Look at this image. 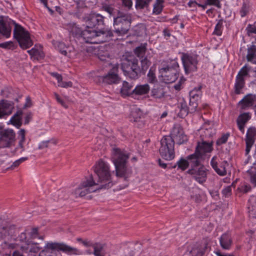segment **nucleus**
<instances>
[{
  "label": "nucleus",
  "instance_id": "64",
  "mask_svg": "<svg viewBox=\"0 0 256 256\" xmlns=\"http://www.w3.org/2000/svg\"><path fill=\"white\" fill-rule=\"evenodd\" d=\"M217 256H235L233 254H222L220 250L214 252Z\"/></svg>",
  "mask_w": 256,
  "mask_h": 256
},
{
  "label": "nucleus",
  "instance_id": "11",
  "mask_svg": "<svg viewBox=\"0 0 256 256\" xmlns=\"http://www.w3.org/2000/svg\"><path fill=\"white\" fill-rule=\"evenodd\" d=\"M198 56L183 53L182 60L185 73L187 74L197 70L198 64Z\"/></svg>",
  "mask_w": 256,
  "mask_h": 256
},
{
  "label": "nucleus",
  "instance_id": "56",
  "mask_svg": "<svg viewBox=\"0 0 256 256\" xmlns=\"http://www.w3.org/2000/svg\"><path fill=\"white\" fill-rule=\"evenodd\" d=\"M32 112H28L26 114V116L24 118V124H28L30 122V120H32Z\"/></svg>",
  "mask_w": 256,
  "mask_h": 256
},
{
  "label": "nucleus",
  "instance_id": "62",
  "mask_svg": "<svg viewBox=\"0 0 256 256\" xmlns=\"http://www.w3.org/2000/svg\"><path fill=\"white\" fill-rule=\"evenodd\" d=\"M32 106V102L30 100V98L28 96L26 98V102L24 105V108H30Z\"/></svg>",
  "mask_w": 256,
  "mask_h": 256
},
{
  "label": "nucleus",
  "instance_id": "37",
  "mask_svg": "<svg viewBox=\"0 0 256 256\" xmlns=\"http://www.w3.org/2000/svg\"><path fill=\"white\" fill-rule=\"evenodd\" d=\"M201 86L198 88H194L190 92V97L194 98L197 100H200L202 95V92L200 90Z\"/></svg>",
  "mask_w": 256,
  "mask_h": 256
},
{
  "label": "nucleus",
  "instance_id": "27",
  "mask_svg": "<svg viewBox=\"0 0 256 256\" xmlns=\"http://www.w3.org/2000/svg\"><path fill=\"white\" fill-rule=\"evenodd\" d=\"M150 88L148 84L138 85L132 90V94L136 95H143L146 94L150 91Z\"/></svg>",
  "mask_w": 256,
  "mask_h": 256
},
{
  "label": "nucleus",
  "instance_id": "39",
  "mask_svg": "<svg viewBox=\"0 0 256 256\" xmlns=\"http://www.w3.org/2000/svg\"><path fill=\"white\" fill-rule=\"evenodd\" d=\"M102 10L107 12L110 16H112L114 18H116V15H118V11H120L119 10L114 9L112 6L108 5H104L102 6Z\"/></svg>",
  "mask_w": 256,
  "mask_h": 256
},
{
  "label": "nucleus",
  "instance_id": "36",
  "mask_svg": "<svg viewBox=\"0 0 256 256\" xmlns=\"http://www.w3.org/2000/svg\"><path fill=\"white\" fill-rule=\"evenodd\" d=\"M189 112L191 113L190 106H189L188 107L186 102L182 103L180 108V112L179 113L180 116L181 118L186 116L188 114Z\"/></svg>",
  "mask_w": 256,
  "mask_h": 256
},
{
  "label": "nucleus",
  "instance_id": "43",
  "mask_svg": "<svg viewBox=\"0 0 256 256\" xmlns=\"http://www.w3.org/2000/svg\"><path fill=\"white\" fill-rule=\"evenodd\" d=\"M228 165V163L226 161H223L220 166V170H218V172L217 171V174L221 176H224L226 174V166Z\"/></svg>",
  "mask_w": 256,
  "mask_h": 256
},
{
  "label": "nucleus",
  "instance_id": "35",
  "mask_svg": "<svg viewBox=\"0 0 256 256\" xmlns=\"http://www.w3.org/2000/svg\"><path fill=\"white\" fill-rule=\"evenodd\" d=\"M164 2V0H156L154 4V8L152 10V12L155 14H160L164 8L163 3Z\"/></svg>",
  "mask_w": 256,
  "mask_h": 256
},
{
  "label": "nucleus",
  "instance_id": "32",
  "mask_svg": "<svg viewBox=\"0 0 256 256\" xmlns=\"http://www.w3.org/2000/svg\"><path fill=\"white\" fill-rule=\"evenodd\" d=\"M146 45V44H142L140 46L136 47L134 50L135 54L140 59L143 58L145 56Z\"/></svg>",
  "mask_w": 256,
  "mask_h": 256
},
{
  "label": "nucleus",
  "instance_id": "28",
  "mask_svg": "<svg viewBox=\"0 0 256 256\" xmlns=\"http://www.w3.org/2000/svg\"><path fill=\"white\" fill-rule=\"evenodd\" d=\"M172 134L176 137L182 138V140L180 138L179 140L178 143L180 144L184 143L187 140L186 136L182 134V130L180 126L174 127Z\"/></svg>",
  "mask_w": 256,
  "mask_h": 256
},
{
  "label": "nucleus",
  "instance_id": "33",
  "mask_svg": "<svg viewBox=\"0 0 256 256\" xmlns=\"http://www.w3.org/2000/svg\"><path fill=\"white\" fill-rule=\"evenodd\" d=\"M27 52L30 55L32 56L34 59H36L37 60L43 58L44 56V52L41 50L34 48L28 50Z\"/></svg>",
  "mask_w": 256,
  "mask_h": 256
},
{
  "label": "nucleus",
  "instance_id": "16",
  "mask_svg": "<svg viewBox=\"0 0 256 256\" xmlns=\"http://www.w3.org/2000/svg\"><path fill=\"white\" fill-rule=\"evenodd\" d=\"M256 139V128H255L250 127L247 131L246 138V154H249L251 148L254 143Z\"/></svg>",
  "mask_w": 256,
  "mask_h": 256
},
{
  "label": "nucleus",
  "instance_id": "31",
  "mask_svg": "<svg viewBox=\"0 0 256 256\" xmlns=\"http://www.w3.org/2000/svg\"><path fill=\"white\" fill-rule=\"evenodd\" d=\"M152 96L156 98H161L164 96L165 92L162 86H158L152 90Z\"/></svg>",
  "mask_w": 256,
  "mask_h": 256
},
{
  "label": "nucleus",
  "instance_id": "34",
  "mask_svg": "<svg viewBox=\"0 0 256 256\" xmlns=\"http://www.w3.org/2000/svg\"><path fill=\"white\" fill-rule=\"evenodd\" d=\"M132 87L133 86L132 84H130L128 82L124 81L122 84V86L121 88V93L126 96L132 94Z\"/></svg>",
  "mask_w": 256,
  "mask_h": 256
},
{
  "label": "nucleus",
  "instance_id": "25",
  "mask_svg": "<svg viewBox=\"0 0 256 256\" xmlns=\"http://www.w3.org/2000/svg\"><path fill=\"white\" fill-rule=\"evenodd\" d=\"M22 114L23 112L22 110H18L10 120L11 124L18 128L22 125Z\"/></svg>",
  "mask_w": 256,
  "mask_h": 256
},
{
  "label": "nucleus",
  "instance_id": "19",
  "mask_svg": "<svg viewBox=\"0 0 256 256\" xmlns=\"http://www.w3.org/2000/svg\"><path fill=\"white\" fill-rule=\"evenodd\" d=\"M212 141L206 142L202 140V142H198L196 150L201 153L204 156L206 152H210L212 150Z\"/></svg>",
  "mask_w": 256,
  "mask_h": 256
},
{
  "label": "nucleus",
  "instance_id": "22",
  "mask_svg": "<svg viewBox=\"0 0 256 256\" xmlns=\"http://www.w3.org/2000/svg\"><path fill=\"white\" fill-rule=\"evenodd\" d=\"M256 100V95L248 94L240 102L242 109H246V108L252 106L254 102Z\"/></svg>",
  "mask_w": 256,
  "mask_h": 256
},
{
  "label": "nucleus",
  "instance_id": "7",
  "mask_svg": "<svg viewBox=\"0 0 256 256\" xmlns=\"http://www.w3.org/2000/svg\"><path fill=\"white\" fill-rule=\"evenodd\" d=\"M132 22L130 14L122 11H118V15L114 18L113 30L118 36H122L128 34Z\"/></svg>",
  "mask_w": 256,
  "mask_h": 256
},
{
  "label": "nucleus",
  "instance_id": "47",
  "mask_svg": "<svg viewBox=\"0 0 256 256\" xmlns=\"http://www.w3.org/2000/svg\"><path fill=\"white\" fill-rule=\"evenodd\" d=\"M222 20H219L215 26L214 34H216L217 36H220L222 33Z\"/></svg>",
  "mask_w": 256,
  "mask_h": 256
},
{
  "label": "nucleus",
  "instance_id": "51",
  "mask_svg": "<svg viewBox=\"0 0 256 256\" xmlns=\"http://www.w3.org/2000/svg\"><path fill=\"white\" fill-rule=\"evenodd\" d=\"M248 12V6L244 3L242 6L240 10V13L242 17L246 16Z\"/></svg>",
  "mask_w": 256,
  "mask_h": 256
},
{
  "label": "nucleus",
  "instance_id": "41",
  "mask_svg": "<svg viewBox=\"0 0 256 256\" xmlns=\"http://www.w3.org/2000/svg\"><path fill=\"white\" fill-rule=\"evenodd\" d=\"M200 100H197L194 98L190 97L189 106H190V112H195L198 106V102Z\"/></svg>",
  "mask_w": 256,
  "mask_h": 256
},
{
  "label": "nucleus",
  "instance_id": "54",
  "mask_svg": "<svg viewBox=\"0 0 256 256\" xmlns=\"http://www.w3.org/2000/svg\"><path fill=\"white\" fill-rule=\"evenodd\" d=\"M222 194L226 196H228L232 194L231 186H228L222 190Z\"/></svg>",
  "mask_w": 256,
  "mask_h": 256
},
{
  "label": "nucleus",
  "instance_id": "45",
  "mask_svg": "<svg viewBox=\"0 0 256 256\" xmlns=\"http://www.w3.org/2000/svg\"><path fill=\"white\" fill-rule=\"evenodd\" d=\"M58 47L59 48L60 52L64 56H70V55L68 54V50L69 49L68 47H66L65 46L64 44L62 42L59 43L58 45Z\"/></svg>",
  "mask_w": 256,
  "mask_h": 256
},
{
  "label": "nucleus",
  "instance_id": "18",
  "mask_svg": "<svg viewBox=\"0 0 256 256\" xmlns=\"http://www.w3.org/2000/svg\"><path fill=\"white\" fill-rule=\"evenodd\" d=\"M186 158L190 161L192 168H196L201 165L203 156L200 152L196 150L194 154L188 156Z\"/></svg>",
  "mask_w": 256,
  "mask_h": 256
},
{
  "label": "nucleus",
  "instance_id": "46",
  "mask_svg": "<svg viewBox=\"0 0 256 256\" xmlns=\"http://www.w3.org/2000/svg\"><path fill=\"white\" fill-rule=\"evenodd\" d=\"M147 76L148 81L150 83H154L156 82H157L154 72L152 70V68H150L148 73V74Z\"/></svg>",
  "mask_w": 256,
  "mask_h": 256
},
{
  "label": "nucleus",
  "instance_id": "13",
  "mask_svg": "<svg viewBox=\"0 0 256 256\" xmlns=\"http://www.w3.org/2000/svg\"><path fill=\"white\" fill-rule=\"evenodd\" d=\"M16 133L12 129H6L0 131V148H9L16 142Z\"/></svg>",
  "mask_w": 256,
  "mask_h": 256
},
{
  "label": "nucleus",
  "instance_id": "5",
  "mask_svg": "<svg viewBox=\"0 0 256 256\" xmlns=\"http://www.w3.org/2000/svg\"><path fill=\"white\" fill-rule=\"evenodd\" d=\"M60 251L68 254H80V250L64 244L48 242L42 250L40 256H62Z\"/></svg>",
  "mask_w": 256,
  "mask_h": 256
},
{
  "label": "nucleus",
  "instance_id": "38",
  "mask_svg": "<svg viewBox=\"0 0 256 256\" xmlns=\"http://www.w3.org/2000/svg\"><path fill=\"white\" fill-rule=\"evenodd\" d=\"M176 166H178V168L184 170L188 167L189 162L186 160L181 158L173 168H176Z\"/></svg>",
  "mask_w": 256,
  "mask_h": 256
},
{
  "label": "nucleus",
  "instance_id": "42",
  "mask_svg": "<svg viewBox=\"0 0 256 256\" xmlns=\"http://www.w3.org/2000/svg\"><path fill=\"white\" fill-rule=\"evenodd\" d=\"M250 70V68H248L246 66H244L239 71L236 77L244 78L246 76L248 75Z\"/></svg>",
  "mask_w": 256,
  "mask_h": 256
},
{
  "label": "nucleus",
  "instance_id": "52",
  "mask_svg": "<svg viewBox=\"0 0 256 256\" xmlns=\"http://www.w3.org/2000/svg\"><path fill=\"white\" fill-rule=\"evenodd\" d=\"M246 30L249 36L250 34H256V26H253L252 24H249L246 28Z\"/></svg>",
  "mask_w": 256,
  "mask_h": 256
},
{
  "label": "nucleus",
  "instance_id": "49",
  "mask_svg": "<svg viewBox=\"0 0 256 256\" xmlns=\"http://www.w3.org/2000/svg\"><path fill=\"white\" fill-rule=\"evenodd\" d=\"M216 157L214 156L210 161V165L212 168L214 169L215 172L217 173V171L218 172V170H220V167L218 166V162L216 160Z\"/></svg>",
  "mask_w": 256,
  "mask_h": 256
},
{
  "label": "nucleus",
  "instance_id": "29",
  "mask_svg": "<svg viewBox=\"0 0 256 256\" xmlns=\"http://www.w3.org/2000/svg\"><path fill=\"white\" fill-rule=\"evenodd\" d=\"M246 59L248 61L254 64L256 60V46L252 44L248 48Z\"/></svg>",
  "mask_w": 256,
  "mask_h": 256
},
{
  "label": "nucleus",
  "instance_id": "26",
  "mask_svg": "<svg viewBox=\"0 0 256 256\" xmlns=\"http://www.w3.org/2000/svg\"><path fill=\"white\" fill-rule=\"evenodd\" d=\"M104 246V244L98 242L94 243L92 247L94 248L93 254L94 256H104L106 254Z\"/></svg>",
  "mask_w": 256,
  "mask_h": 256
},
{
  "label": "nucleus",
  "instance_id": "60",
  "mask_svg": "<svg viewBox=\"0 0 256 256\" xmlns=\"http://www.w3.org/2000/svg\"><path fill=\"white\" fill-rule=\"evenodd\" d=\"M72 84L71 82H63L62 83L60 84L61 87L62 88H68V87H72Z\"/></svg>",
  "mask_w": 256,
  "mask_h": 256
},
{
  "label": "nucleus",
  "instance_id": "20",
  "mask_svg": "<svg viewBox=\"0 0 256 256\" xmlns=\"http://www.w3.org/2000/svg\"><path fill=\"white\" fill-rule=\"evenodd\" d=\"M220 243L223 250H230L232 244V240L230 235L228 233L222 234L220 238Z\"/></svg>",
  "mask_w": 256,
  "mask_h": 256
},
{
  "label": "nucleus",
  "instance_id": "2",
  "mask_svg": "<svg viewBox=\"0 0 256 256\" xmlns=\"http://www.w3.org/2000/svg\"><path fill=\"white\" fill-rule=\"evenodd\" d=\"M12 26H14V37L18 42L20 46L23 49H26L32 46L33 43L28 32L10 19L0 18V34L6 38H9Z\"/></svg>",
  "mask_w": 256,
  "mask_h": 256
},
{
  "label": "nucleus",
  "instance_id": "12",
  "mask_svg": "<svg viewBox=\"0 0 256 256\" xmlns=\"http://www.w3.org/2000/svg\"><path fill=\"white\" fill-rule=\"evenodd\" d=\"M20 231V228L16 225L0 220V237L2 238H12L16 236Z\"/></svg>",
  "mask_w": 256,
  "mask_h": 256
},
{
  "label": "nucleus",
  "instance_id": "59",
  "mask_svg": "<svg viewBox=\"0 0 256 256\" xmlns=\"http://www.w3.org/2000/svg\"><path fill=\"white\" fill-rule=\"evenodd\" d=\"M50 142V140L42 142L38 146V148L39 150L43 149L45 148L48 147V144Z\"/></svg>",
  "mask_w": 256,
  "mask_h": 256
},
{
  "label": "nucleus",
  "instance_id": "21",
  "mask_svg": "<svg viewBox=\"0 0 256 256\" xmlns=\"http://www.w3.org/2000/svg\"><path fill=\"white\" fill-rule=\"evenodd\" d=\"M66 26L70 35L78 38L81 37L82 30L76 23L70 22Z\"/></svg>",
  "mask_w": 256,
  "mask_h": 256
},
{
  "label": "nucleus",
  "instance_id": "4",
  "mask_svg": "<svg viewBox=\"0 0 256 256\" xmlns=\"http://www.w3.org/2000/svg\"><path fill=\"white\" fill-rule=\"evenodd\" d=\"M130 156V153L126 151L119 148L114 149L112 160L115 166L116 175L117 177L124 178L125 180H127L132 174V170L127 165Z\"/></svg>",
  "mask_w": 256,
  "mask_h": 256
},
{
  "label": "nucleus",
  "instance_id": "30",
  "mask_svg": "<svg viewBox=\"0 0 256 256\" xmlns=\"http://www.w3.org/2000/svg\"><path fill=\"white\" fill-rule=\"evenodd\" d=\"M244 78L236 77L234 86L235 94H240L242 89L244 88Z\"/></svg>",
  "mask_w": 256,
  "mask_h": 256
},
{
  "label": "nucleus",
  "instance_id": "1",
  "mask_svg": "<svg viewBox=\"0 0 256 256\" xmlns=\"http://www.w3.org/2000/svg\"><path fill=\"white\" fill-rule=\"evenodd\" d=\"M94 171L97 179L90 175L88 178L82 181L72 192L76 197H84L88 194L94 192L97 190L109 188L114 182L112 180L110 166L102 160H99L94 167Z\"/></svg>",
  "mask_w": 256,
  "mask_h": 256
},
{
  "label": "nucleus",
  "instance_id": "50",
  "mask_svg": "<svg viewBox=\"0 0 256 256\" xmlns=\"http://www.w3.org/2000/svg\"><path fill=\"white\" fill-rule=\"evenodd\" d=\"M206 4L210 6H214L218 8H221V4L219 0H206Z\"/></svg>",
  "mask_w": 256,
  "mask_h": 256
},
{
  "label": "nucleus",
  "instance_id": "10",
  "mask_svg": "<svg viewBox=\"0 0 256 256\" xmlns=\"http://www.w3.org/2000/svg\"><path fill=\"white\" fill-rule=\"evenodd\" d=\"M88 28H93L98 30L104 25V17L99 14L91 13L83 18Z\"/></svg>",
  "mask_w": 256,
  "mask_h": 256
},
{
  "label": "nucleus",
  "instance_id": "17",
  "mask_svg": "<svg viewBox=\"0 0 256 256\" xmlns=\"http://www.w3.org/2000/svg\"><path fill=\"white\" fill-rule=\"evenodd\" d=\"M14 108V103L7 100H2L0 102V118L4 116L10 115Z\"/></svg>",
  "mask_w": 256,
  "mask_h": 256
},
{
  "label": "nucleus",
  "instance_id": "48",
  "mask_svg": "<svg viewBox=\"0 0 256 256\" xmlns=\"http://www.w3.org/2000/svg\"><path fill=\"white\" fill-rule=\"evenodd\" d=\"M230 136V134L228 133H226V134H223L220 138H219L216 142V144L217 146H220L222 144H225Z\"/></svg>",
  "mask_w": 256,
  "mask_h": 256
},
{
  "label": "nucleus",
  "instance_id": "3",
  "mask_svg": "<svg viewBox=\"0 0 256 256\" xmlns=\"http://www.w3.org/2000/svg\"><path fill=\"white\" fill-rule=\"evenodd\" d=\"M141 67L138 65V60L134 56H130L122 60L121 69L125 76L131 80H136L141 74H144L148 68L150 62L146 57L142 58Z\"/></svg>",
  "mask_w": 256,
  "mask_h": 256
},
{
  "label": "nucleus",
  "instance_id": "44",
  "mask_svg": "<svg viewBox=\"0 0 256 256\" xmlns=\"http://www.w3.org/2000/svg\"><path fill=\"white\" fill-rule=\"evenodd\" d=\"M134 31L138 36H142L143 34H146V28L144 25L140 24L136 26Z\"/></svg>",
  "mask_w": 256,
  "mask_h": 256
},
{
  "label": "nucleus",
  "instance_id": "8",
  "mask_svg": "<svg viewBox=\"0 0 256 256\" xmlns=\"http://www.w3.org/2000/svg\"><path fill=\"white\" fill-rule=\"evenodd\" d=\"M161 156L166 160H172L174 158V140L170 136L162 137L159 149Z\"/></svg>",
  "mask_w": 256,
  "mask_h": 256
},
{
  "label": "nucleus",
  "instance_id": "57",
  "mask_svg": "<svg viewBox=\"0 0 256 256\" xmlns=\"http://www.w3.org/2000/svg\"><path fill=\"white\" fill-rule=\"evenodd\" d=\"M12 45L13 43L12 42H5L0 44V47L4 48H10Z\"/></svg>",
  "mask_w": 256,
  "mask_h": 256
},
{
  "label": "nucleus",
  "instance_id": "40",
  "mask_svg": "<svg viewBox=\"0 0 256 256\" xmlns=\"http://www.w3.org/2000/svg\"><path fill=\"white\" fill-rule=\"evenodd\" d=\"M136 9H142L146 8L152 0H136Z\"/></svg>",
  "mask_w": 256,
  "mask_h": 256
},
{
  "label": "nucleus",
  "instance_id": "23",
  "mask_svg": "<svg viewBox=\"0 0 256 256\" xmlns=\"http://www.w3.org/2000/svg\"><path fill=\"white\" fill-rule=\"evenodd\" d=\"M18 134L20 138L18 142V146L12 152L13 155L16 154V151L18 150H20V154H22L25 150V148L24 146V144L26 140L25 130L24 129H21L19 132Z\"/></svg>",
  "mask_w": 256,
  "mask_h": 256
},
{
  "label": "nucleus",
  "instance_id": "61",
  "mask_svg": "<svg viewBox=\"0 0 256 256\" xmlns=\"http://www.w3.org/2000/svg\"><path fill=\"white\" fill-rule=\"evenodd\" d=\"M250 182L252 184H254V186H256V172L254 174H252L250 175Z\"/></svg>",
  "mask_w": 256,
  "mask_h": 256
},
{
  "label": "nucleus",
  "instance_id": "14",
  "mask_svg": "<svg viewBox=\"0 0 256 256\" xmlns=\"http://www.w3.org/2000/svg\"><path fill=\"white\" fill-rule=\"evenodd\" d=\"M207 170L203 165L198 168H192L188 171V173L192 175L193 178L198 183L202 184L206 181Z\"/></svg>",
  "mask_w": 256,
  "mask_h": 256
},
{
  "label": "nucleus",
  "instance_id": "15",
  "mask_svg": "<svg viewBox=\"0 0 256 256\" xmlns=\"http://www.w3.org/2000/svg\"><path fill=\"white\" fill-rule=\"evenodd\" d=\"M117 71L118 69L114 68L110 70L106 75L99 76V81L108 84L119 83L120 78L118 76Z\"/></svg>",
  "mask_w": 256,
  "mask_h": 256
},
{
  "label": "nucleus",
  "instance_id": "63",
  "mask_svg": "<svg viewBox=\"0 0 256 256\" xmlns=\"http://www.w3.org/2000/svg\"><path fill=\"white\" fill-rule=\"evenodd\" d=\"M54 96L58 102L60 104L64 107H66V106H65L64 102L60 98L58 94H57L56 93H54Z\"/></svg>",
  "mask_w": 256,
  "mask_h": 256
},
{
  "label": "nucleus",
  "instance_id": "55",
  "mask_svg": "<svg viewBox=\"0 0 256 256\" xmlns=\"http://www.w3.org/2000/svg\"><path fill=\"white\" fill-rule=\"evenodd\" d=\"M240 189V190L243 192L244 193H246L247 192L250 190L251 187L250 185L245 184L242 186Z\"/></svg>",
  "mask_w": 256,
  "mask_h": 256
},
{
  "label": "nucleus",
  "instance_id": "6",
  "mask_svg": "<svg viewBox=\"0 0 256 256\" xmlns=\"http://www.w3.org/2000/svg\"><path fill=\"white\" fill-rule=\"evenodd\" d=\"M113 36L112 32L108 28H100L98 30L93 28H88L82 30L81 38L87 43H98L96 40V38L101 37L102 40H98L99 42H104L108 40V38Z\"/></svg>",
  "mask_w": 256,
  "mask_h": 256
},
{
  "label": "nucleus",
  "instance_id": "9",
  "mask_svg": "<svg viewBox=\"0 0 256 256\" xmlns=\"http://www.w3.org/2000/svg\"><path fill=\"white\" fill-rule=\"evenodd\" d=\"M178 63L174 61L170 66L161 68L160 72L166 83H172L178 78Z\"/></svg>",
  "mask_w": 256,
  "mask_h": 256
},
{
  "label": "nucleus",
  "instance_id": "58",
  "mask_svg": "<svg viewBox=\"0 0 256 256\" xmlns=\"http://www.w3.org/2000/svg\"><path fill=\"white\" fill-rule=\"evenodd\" d=\"M132 0H122V4L127 7L128 9H130L132 6Z\"/></svg>",
  "mask_w": 256,
  "mask_h": 256
},
{
  "label": "nucleus",
  "instance_id": "24",
  "mask_svg": "<svg viewBox=\"0 0 256 256\" xmlns=\"http://www.w3.org/2000/svg\"><path fill=\"white\" fill-rule=\"evenodd\" d=\"M250 118V116L248 114L244 113L238 116L237 119V124L238 126V129L242 133L244 132V126L246 123Z\"/></svg>",
  "mask_w": 256,
  "mask_h": 256
},
{
  "label": "nucleus",
  "instance_id": "53",
  "mask_svg": "<svg viewBox=\"0 0 256 256\" xmlns=\"http://www.w3.org/2000/svg\"><path fill=\"white\" fill-rule=\"evenodd\" d=\"M126 252H128V254L126 256H138L140 250H136V248H134V250L128 249Z\"/></svg>",
  "mask_w": 256,
  "mask_h": 256
}]
</instances>
